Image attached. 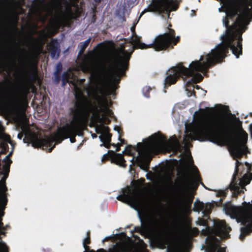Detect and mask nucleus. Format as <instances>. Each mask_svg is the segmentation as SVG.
Listing matches in <instances>:
<instances>
[{
    "instance_id": "obj_1",
    "label": "nucleus",
    "mask_w": 252,
    "mask_h": 252,
    "mask_svg": "<svg viewBox=\"0 0 252 252\" xmlns=\"http://www.w3.org/2000/svg\"><path fill=\"white\" fill-rule=\"evenodd\" d=\"M250 10L249 5H246L244 14L239 15L232 25H229V18L232 19L237 15V13L234 11L231 14H227L223 18V24L226 30L225 35L221 36L222 42L215 49H212L211 53L206 55L205 61H203L204 57L201 56L199 60L192 62L189 67H185L181 63L171 68L164 80V88H167L175 84L180 77L185 81L189 77L191 78L186 82V89L188 90L189 88H194L196 83L200 82L203 79L199 72L206 73L210 68L222 62L228 53L229 49L238 58L242 54V34L247 29L246 15Z\"/></svg>"
},
{
    "instance_id": "obj_2",
    "label": "nucleus",
    "mask_w": 252,
    "mask_h": 252,
    "mask_svg": "<svg viewBox=\"0 0 252 252\" xmlns=\"http://www.w3.org/2000/svg\"><path fill=\"white\" fill-rule=\"evenodd\" d=\"M189 140H199L203 141L208 139L210 141L218 145L222 144L230 140L229 149L236 159V166L229 189L233 191V196L237 197L244 191L241 189L236 183L237 177L239 173V167L243 166L242 163L236 158H241L245 150L248 149L246 145L248 135L245 132L231 138V130L227 123L218 117H211L203 121L199 128L193 130L192 133L186 134Z\"/></svg>"
},
{
    "instance_id": "obj_3",
    "label": "nucleus",
    "mask_w": 252,
    "mask_h": 252,
    "mask_svg": "<svg viewBox=\"0 0 252 252\" xmlns=\"http://www.w3.org/2000/svg\"><path fill=\"white\" fill-rule=\"evenodd\" d=\"M169 31L168 32H165L157 36L153 43L148 45L141 42V37L134 33L132 39L134 44L132 52L128 53L124 51L122 53L123 56L119 55L115 63L109 59L108 60L109 64L108 66L105 64L102 65L101 71L104 75L111 79V85L114 90L118 88L117 84L119 83L121 80L119 75L124 74L128 69L129 61L135 49H145L153 48L156 51L168 50L173 49L174 46L180 42V37L175 36V31L173 29H169Z\"/></svg>"
},
{
    "instance_id": "obj_4",
    "label": "nucleus",
    "mask_w": 252,
    "mask_h": 252,
    "mask_svg": "<svg viewBox=\"0 0 252 252\" xmlns=\"http://www.w3.org/2000/svg\"><path fill=\"white\" fill-rule=\"evenodd\" d=\"M75 99L73 106L69 109V115L72 118L70 124L59 127L54 137H52L59 143L69 137L71 143H74L75 136L82 134L83 127L89 116L87 105L91 103L88 98L81 93L75 94Z\"/></svg>"
},
{
    "instance_id": "obj_5",
    "label": "nucleus",
    "mask_w": 252,
    "mask_h": 252,
    "mask_svg": "<svg viewBox=\"0 0 252 252\" xmlns=\"http://www.w3.org/2000/svg\"><path fill=\"white\" fill-rule=\"evenodd\" d=\"M151 143L148 146L143 148L142 143H138L137 147L128 145L126 147L125 151L123 152L129 156H133L131 161L132 164L130 165L131 168L134 161L142 170L148 171L150 167V163L153 158L154 149L157 147L165 145L166 138L158 133H155L150 137Z\"/></svg>"
},
{
    "instance_id": "obj_6",
    "label": "nucleus",
    "mask_w": 252,
    "mask_h": 252,
    "mask_svg": "<svg viewBox=\"0 0 252 252\" xmlns=\"http://www.w3.org/2000/svg\"><path fill=\"white\" fill-rule=\"evenodd\" d=\"M91 104H88L87 105L88 110L89 111V114L93 113L92 117L96 120H99L102 122L108 121V124L111 123V121L107 117H113L114 115L113 112L108 107L107 100L104 99L102 102L99 103V106H93L92 102L89 100Z\"/></svg>"
},
{
    "instance_id": "obj_7",
    "label": "nucleus",
    "mask_w": 252,
    "mask_h": 252,
    "mask_svg": "<svg viewBox=\"0 0 252 252\" xmlns=\"http://www.w3.org/2000/svg\"><path fill=\"white\" fill-rule=\"evenodd\" d=\"M23 141L25 143H27L28 146L30 144H31L34 148L50 147L48 149V152H51L55 147V144L52 146L55 141V139H53L51 137H46L43 138H38L35 135L29 134L25 135L23 139Z\"/></svg>"
},
{
    "instance_id": "obj_8",
    "label": "nucleus",
    "mask_w": 252,
    "mask_h": 252,
    "mask_svg": "<svg viewBox=\"0 0 252 252\" xmlns=\"http://www.w3.org/2000/svg\"><path fill=\"white\" fill-rule=\"evenodd\" d=\"M171 2V0H153L148 11L159 14H167L169 16L171 11H176L178 8V5L172 4Z\"/></svg>"
},
{
    "instance_id": "obj_9",
    "label": "nucleus",
    "mask_w": 252,
    "mask_h": 252,
    "mask_svg": "<svg viewBox=\"0 0 252 252\" xmlns=\"http://www.w3.org/2000/svg\"><path fill=\"white\" fill-rule=\"evenodd\" d=\"M122 194L119 195L117 199L128 204H133L136 207L141 205V201L139 195L131 187L127 186L122 190Z\"/></svg>"
},
{
    "instance_id": "obj_10",
    "label": "nucleus",
    "mask_w": 252,
    "mask_h": 252,
    "mask_svg": "<svg viewBox=\"0 0 252 252\" xmlns=\"http://www.w3.org/2000/svg\"><path fill=\"white\" fill-rule=\"evenodd\" d=\"M109 154H104L102 158V161L104 162L110 158L112 163L123 167H126V161L125 160L123 154L116 153L114 151L109 150Z\"/></svg>"
},
{
    "instance_id": "obj_11",
    "label": "nucleus",
    "mask_w": 252,
    "mask_h": 252,
    "mask_svg": "<svg viewBox=\"0 0 252 252\" xmlns=\"http://www.w3.org/2000/svg\"><path fill=\"white\" fill-rule=\"evenodd\" d=\"M215 229L217 236H223L226 238L229 237L228 233L231 230V227L226 224L224 220L216 222L215 223Z\"/></svg>"
},
{
    "instance_id": "obj_12",
    "label": "nucleus",
    "mask_w": 252,
    "mask_h": 252,
    "mask_svg": "<svg viewBox=\"0 0 252 252\" xmlns=\"http://www.w3.org/2000/svg\"><path fill=\"white\" fill-rule=\"evenodd\" d=\"M182 185L185 189L190 190L193 189L196 190L198 187V183L195 180H191L189 174L185 172L183 177Z\"/></svg>"
},
{
    "instance_id": "obj_13",
    "label": "nucleus",
    "mask_w": 252,
    "mask_h": 252,
    "mask_svg": "<svg viewBox=\"0 0 252 252\" xmlns=\"http://www.w3.org/2000/svg\"><path fill=\"white\" fill-rule=\"evenodd\" d=\"M49 47L51 57L58 59L60 53V46L57 39H52L49 43Z\"/></svg>"
},
{
    "instance_id": "obj_14",
    "label": "nucleus",
    "mask_w": 252,
    "mask_h": 252,
    "mask_svg": "<svg viewBox=\"0 0 252 252\" xmlns=\"http://www.w3.org/2000/svg\"><path fill=\"white\" fill-rule=\"evenodd\" d=\"M104 130V133L99 136L100 141L102 142H111L112 134L110 133V128L108 126H102Z\"/></svg>"
},
{
    "instance_id": "obj_15",
    "label": "nucleus",
    "mask_w": 252,
    "mask_h": 252,
    "mask_svg": "<svg viewBox=\"0 0 252 252\" xmlns=\"http://www.w3.org/2000/svg\"><path fill=\"white\" fill-rule=\"evenodd\" d=\"M252 180V173H250L249 174L248 172L244 174L243 177L240 179L239 184L241 187H245L246 185L250 184L251 181Z\"/></svg>"
},
{
    "instance_id": "obj_16",
    "label": "nucleus",
    "mask_w": 252,
    "mask_h": 252,
    "mask_svg": "<svg viewBox=\"0 0 252 252\" xmlns=\"http://www.w3.org/2000/svg\"><path fill=\"white\" fill-rule=\"evenodd\" d=\"M91 39V37H90L85 41L79 43L78 45V47L80 49L78 53L79 56L82 55L84 53L86 49L87 48L89 44L90 43Z\"/></svg>"
},
{
    "instance_id": "obj_17",
    "label": "nucleus",
    "mask_w": 252,
    "mask_h": 252,
    "mask_svg": "<svg viewBox=\"0 0 252 252\" xmlns=\"http://www.w3.org/2000/svg\"><path fill=\"white\" fill-rule=\"evenodd\" d=\"M82 70L85 73H89L94 70L92 64L88 61L84 60L81 64Z\"/></svg>"
},
{
    "instance_id": "obj_18",
    "label": "nucleus",
    "mask_w": 252,
    "mask_h": 252,
    "mask_svg": "<svg viewBox=\"0 0 252 252\" xmlns=\"http://www.w3.org/2000/svg\"><path fill=\"white\" fill-rule=\"evenodd\" d=\"M152 228L154 232L159 235H161L163 233V228L161 227L159 221L157 220L155 221L152 226Z\"/></svg>"
},
{
    "instance_id": "obj_19",
    "label": "nucleus",
    "mask_w": 252,
    "mask_h": 252,
    "mask_svg": "<svg viewBox=\"0 0 252 252\" xmlns=\"http://www.w3.org/2000/svg\"><path fill=\"white\" fill-rule=\"evenodd\" d=\"M241 232L243 234L244 236H246L252 232V222L248 223L245 227H241Z\"/></svg>"
},
{
    "instance_id": "obj_20",
    "label": "nucleus",
    "mask_w": 252,
    "mask_h": 252,
    "mask_svg": "<svg viewBox=\"0 0 252 252\" xmlns=\"http://www.w3.org/2000/svg\"><path fill=\"white\" fill-rule=\"evenodd\" d=\"M139 218L141 222V226H137L134 227V232H141L142 230H145L147 227V223L144 224V219L141 216H139Z\"/></svg>"
},
{
    "instance_id": "obj_21",
    "label": "nucleus",
    "mask_w": 252,
    "mask_h": 252,
    "mask_svg": "<svg viewBox=\"0 0 252 252\" xmlns=\"http://www.w3.org/2000/svg\"><path fill=\"white\" fill-rule=\"evenodd\" d=\"M205 207V204L200 201H196L194 203V211L200 212L203 211Z\"/></svg>"
},
{
    "instance_id": "obj_22",
    "label": "nucleus",
    "mask_w": 252,
    "mask_h": 252,
    "mask_svg": "<svg viewBox=\"0 0 252 252\" xmlns=\"http://www.w3.org/2000/svg\"><path fill=\"white\" fill-rule=\"evenodd\" d=\"M70 78V73L68 71H64L62 74V86H64L68 82Z\"/></svg>"
},
{
    "instance_id": "obj_23",
    "label": "nucleus",
    "mask_w": 252,
    "mask_h": 252,
    "mask_svg": "<svg viewBox=\"0 0 252 252\" xmlns=\"http://www.w3.org/2000/svg\"><path fill=\"white\" fill-rule=\"evenodd\" d=\"M91 243V238H90V231H88L87 233V237L84 239L83 241V246L84 249L86 250H87L89 247L87 246L88 244H90Z\"/></svg>"
},
{
    "instance_id": "obj_24",
    "label": "nucleus",
    "mask_w": 252,
    "mask_h": 252,
    "mask_svg": "<svg viewBox=\"0 0 252 252\" xmlns=\"http://www.w3.org/2000/svg\"><path fill=\"white\" fill-rule=\"evenodd\" d=\"M152 90L150 86H145L143 88L142 92L143 95L147 98L150 97V92Z\"/></svg>"
},
{
    "instance_id": "obj_25",
    "label": "nucleus",
    "mask_w": 252,
    "mask_h": 252,
    "mask_svg": "<svg viewBox=\"0 0 252 252\" xmlns=\"http://www.w3.org/2000/svg\"><path fill=\"white\" fill-rule=\"evenodd\" d=\"M19 63L22 65V72L20 73V75H23V73H26L27 72V70L26 68V60L25 58H23L22 60H20Z\"/></svg>"
},
{
    "instance_id": "obj_26",
    "label": "nucleus",
    "mask_w": 252,
    "mask_h": 252,
    "mask_svg": "<svg viewBox=\"0 0 252 252\" xmlns=\"http://www.w3.org/2000/svg\"><path fill=\"white\" fill-rule=\"evenodd\" d=\"M1 237L0 236V240ZM0 252H8V249L6 244L2 242H0Z\"/></svg>"
},
{
    "instance_id": "obj_27",
    "label": "nucleus",
    "mask_w": 252,
    "mask_h": 252,
    "mask_svg": "<svg viewBox=\"0 0 252 252\" xmlns=\"http://www.w3.org/2000/svg\"><path fill=\"white\" fill-rule=\"evenodd\" d=\"M209 252H225V249L220 247L218 248L217 246H213L210 249Z\"/></svg>"
},
{
    "instance_id": "obj_28",
    "label": "nucleus",
    "mask_w": 252,
    "mask_h": 252,
    "mask_svg": "<svg viewBox=\"0 0 252 252\" xmlns=\"http://www.w3.org/2000/svg\"><path fill=\"white\" fill-rule=\"evenodd\" d=\"M189 232L191 235L196 236L199 234V230L197 227H193L189 228Z\"/></svg>"
},
{
    "instance_id": "obj_29",
    "label": "nucleus",
    "mask_w": 252,
    "mask_h": 252,
    "mask_svg": "<svg viewBox=\"0 0 252 252\" xmlns=\"http://www.w3.org/2000/svg\"><path fill=\"white\" fill-rule=\"evenodd\" d=\"M202 211L205 214H209L211 212V205L210 204H205L204 208Z\"/></svg>"
},
{
    "instance_id": "obj_30",
    "label": "nucleus",
    "mask_w": 252,
    "mask_h": 252,
    "mask_svg": "<svg viewBox=\"0 0 252 252\" xmlns=\"http://www.w3.org/2000/svg\"><path fill=\"white\" fill-rule=\"evenodd\" d=\"M111 252H125V250L124 248L121 246L115 245Z\"/></svg>"
},
{
    "instance_id": "obj_31",
    "label": "nucleus",
    "mask_w": 252,
    "mask_h": 252,
    "mask_svg": "<svg viewBox=\"0 0 252 252\" xmlns=\"http://www.w3.org/2000/svg\"><path fill=\"white\" fill-rule=\"evenodd\" d=\"M102 86L99 87L98 90L100 93L103 94L106 90V81L103 80L102 81Z\"/></svg>"
},
{
    "instance_id": "obj_32",
    "label": "nucleus",
    "mask_w": 252,
    "mask_h": 252,
    "mask_svg": "<svg viewBox=\"0 0 252 252\" xmlns=\"http://www.w3.org/2000/svg\"><path fill=\"white\" fill-rule=\"evenodd\" d=\"M54 82L56 84H59L61 81V73H54Z\"/></svg>"
},
{
    "instance_id": "obj_33",
    "label": "nucleus",
    "mask_w": 252,
    "mask_h": 252,
    "mask_svg": "<svg viewBox=\"0 0 252 252\" xmlns=\"http://www.w3.org/2000/svg\"><path fill=\"white\" fill-rule=\"evenodd\" d=\"M213 109L212 108H206L205 109H201L200 111L203 113L204 115H209L210 114Z\"/></svg>"
},
{
    "instance_id": "obj_34",
    "label": "nucleus",
    "mask_w": 252,
    "mask_h": 252,
    "mask_svg": "<svg viewBox=\"0 0 252 252\" xmlns=\"http://www.w3.org/2000/svg\"><path fill=\"white\" fill-rule=\"evenodd\" d=\"M63 69V65L61 63H58L56 66V71L54 72L60 73Z\"/></svg>"
},
{
    "instance_id": "obj_35",
    "label": "nucleus",
    "mask_w": 252,
    "mask_h": 252,
    "mask_svg": "<svg viewBox=\"0 0 252 252\" xmlns=\"http://www.w3.org/2000/svg\"><path fill=\"white\" fill-rule=\"evenodd\" d=\"M227 189L226 190H220L217 194L218 196L225 197L227 194Z\"/></svg>"
},
{
    "instance_id": "obj_36",
    "label": "nucleus",
    "mask_w": 252,
    "mask_h": 252,
    "mask_svg": "<svg viewBox=\"0 0 252 252\" xmlns=\"http://www.w3.org/2000/svg\"><path fill=\"white\" fill-rule=\"evenodd\" d=\"M102 126H105L104 125H99V126H98L96 128V132L97 133H102L103 134L104 133V130L103 128H102Z\"/></svg>"
},
{
    "instance_id": "obj_37",
    "label": "nucleus",
    "mask_w": 252,
    "mask_h": 252,
    "mask_svg": "<svg viewBox=\"0 0 252 252\" xmlns=\"http://www.w3.org/2000/svg\"><path fill=\"white\" fill-rule=\"evenodd\" d=\"M111 146V143L110 142H104L103 143L100 144V146H104L105 148L107 149H110Z\"/></svg>"
},
{
    "instance_id": "obj_38",
    "label": "nucleus",
    "mask_w": 252,
    "mask_h": 252,
    "mask_svg": "<svg viewBox=\"0 0 252 252\" xmlns=\"http://www.w3.org/2000/svg\"><path fill=\"white\" fill-rule=\"evenodd\" d=\"M245 165L248 167L247 172H250L252 171V166L248 162H246Z\"/></svg>"
},
{
    "instance_id": "obj_39",
    "label": "nucleus",
    "mask_w": 252,
    "mask_h": 252,
    "mask_svg": "<svg viewBox=\"0 0 252 252\" xmlns=\"http://www.w3.org/2000/svg\"><path fill=\"white\" fill-rule=\"evenodd\" d=\"M8 149V146L7 144H6L5 145H4L3 146V149H4V151H1V153H0V154H5L6 152V150Z\"/></svg>"
},
{
    "instance_id": "obj_40",
    "label": "nucleus",
    "mask_w": 252,
    "mask_h": 252,
    "mask_svg": "<svg viewBox=\"0 0 252 252\" xmlns=\"http://www.w3.org/2000/svg\"><path fill=\"white\" fill-rule=\"evenodd\" d=\"M18 99L17 97H13L11 100V103L13 105H15L17 103Z\"/></svg>"
},
{
    "instance_id": "obj_41",
    "label": "nucleus",
    "mask_w": 252,
    "mask_h": 252,
    "mask_svg": "<svg viewBox=\"0 0 252 252\" xmlns=\"http://www.w3.org/2000/svg\"><path fill=\"white\" fill-rule=\"evenodd\" d=\"M6 69H4L6 71V72L8 73H10L11 71L12 70V67L10 65H7L6 66Z\"/></svg>"
},
{
    "instance_id": "obj_42",
    "label": "nucleus",
    "mask_w": 252,
    "mask_h": 252,
    "mask_svg": "<svg viewBox=\"0 0 252 252\" xmlns=\"http://www.w3.org/2000/svg\"><path fill=\"white\" fill-rule=\"evenodd\" d=\"M90 252H106V251L103 249H98L96 252L94 251V250H90Z\"/></svg>"
},
{
    "instance_id": "obj_43",
    "label": "nucleus",
    "mask_w": 252,
    "mask_h": 252,
    "mask_svg": "<svg viewBox=\"0 0 252 252\" xmlns=\"http://www.w3.org/2000/svg\"><path fill=\"white\" fill-rule=\"evenodd\" d=\"M206 223H207V222L206 220H204L203 219H202L200 221V225H206Z\"/></svg>"
},
{
    "instance_id": "obj_44",
    "label": "nucleus",
    "mask_w": 252,
    "mask_h": 252,
    "mask_svg": "<svg viewBox=\"0 0 252 252\" xmlns=\"http://www.w3.org/2000/svg\"><path fill=\"white\" fill-rule=\"evenodd\" d=\"M121 146V145L120 143L117 144V146H116V152H119L120 151V150H121L120 147Z\"/></svg>"
},
{
    "instance_id": "obj_45",
    "label": "nucleus",
    "mask_w": 252,
    "mask_h": 252,
    "mask_svg": "<svg viewBox=\"0 0 252 252\" xmlns=\"http://www.w3.org/2000/svg\"><path fill=\"white\" fill-rule=\"evenodd\" d=\"M119 140L121 141V145L122 146L123 144H126L125 140L124 139H122L120 136L119 137Z\"/></svg>"
},
{
    "instance_id": "obj_46",
    "label": "nucleus",
    "mask_w": 252,
    "mask_h": 252,
    "mask_svg": "<svg viewBox=\"0 0 252 252\" xmlns=\"http://www.w3.org/2000/svg\"><path fill=\"white\" fill-rule=\"evenodd\" d=\"M245 237L246 236H244V235H243V234L242 233H241L240 235V239L241 240V241H243L245 238Z\"/></svg>"
},
{
    "instance_id": "obj_47",
    "label": "nucleus",
    "mask_w": 252,
    "mask_h": 252,
    "mask_svg": "<svg viewBox=\"0 0 252 252\" xmlns=\"http://www.w3.org/2000/svg\"><path fill=\"white\" fill-rule=\"evenodd\" d=\"M3 223L1 221V220H0V229L2 228V229L5 230V228L3 227Z\"/></svg>"
},
{
    "instance_id": "obj_48",
    "label": "nucleus",
    "mask_w": 252,
    "mask_h": 252,
    "mask_svg": "<svg viewBox=\"0 0 252 252\" xmlns=\"http://www.w3.org/2000/svg\"><path fill=\"white\" fill-rule=\"evenodd\" d=\"M250 129L251 135L252 138V124H250Z\"/></svg>"
},
{
    "instance_id": "obj_49",
    "label": "nucleus",
    "mask_w": 252,
    "mask_h": 252,
    "mask_svg": "<svg viewBox=\"0 0 252 252\" xmlns=\"http://www.w3.org/2000/svg\"><path fill=\"white\" fill-rule=\"evenodd\" d=\"M22 137H23V134H22V133H19V134H18V137L19 139H22Z\"/></svg>"
},
{
    "instance_id": "obj_50",
    "label": "nucleus",
    "mask_w": 252,
    "mask_h": 252,
    "mask_svg": "<svg viewBox=\"0 0 252 252\" xmlns=\"http://www.w3.org/2000/svg\"><path fill=\"white\" fill-rule=\"evenodd\" d=\"M30 39H31V40H32V42H34L35 41V39L32 36H30Z\"/></svg>"
},
{
    "instance_id": "obj_51",
    "label": "nucleus",
    "mask_w": 252,
    "mask_h": 252,
    "mask_svg": "<svg viewBox=\"0 0 252 252\" xmlns=\"http://www.w3.org/2000/svg\"><path fill=\"white\" fill-rule=\"evenodd\" d=\"M103 0H94V1L97 3H100Z\"/></svg>"
},
{
    "instance_id": "obj_52",
    "label": "nucleus",
    "mask_w": 252,
    "mask_h": 252,
    "mask_svg": "<svg viewBox=\"0 0 252 252\" xmlns=\"http://www.w3.org/2000/svg\"><path fill=\"white\" fill-rule=\"evenodd\" d=\"M30 79H32L34 78V74L33 73H31L30 75Z\"/></svg>"
},
{
    "instance_id": "obj_53",
    "label": "nucleus",
    "mask_w": 252,
    "mask_h": 252,
    "mask_svg": "<svg viewBox=\"0 0 252 252\" xmlns=\"http://www.w3.org/2000/svg\"><path fill=\"white\" fill-rule=\"evenodd\" d=\"M171 27V24H169V25H168V31L166 32H169V29H171V28H170V27Z\"/></svg>"
},
{
    "instance_id": "obj_54",
    "label": "nucleus",
    "mask_w": 252,
    "mask_h": 252,
    "mask_svg": "<svg viewBox=\"0 0 252 252\" xmlns=\"http://www.w3.org/2000/svg\"><path fill=\"white\" fill-rule=\"evenodd\" d=\"M5 232L0 231V234H1V235H5Z\"/></svg>"
},
{
    "instance_id": "obj_55",
    "label": "nucleus",
    "mask_w": 252,
    "mask_h": 252,
    "mask_svg": "<svg viewBox=\"0 0 252 252\" xmlns=\"http://www.w3.org/2000/svg\"><path fill=\"white\" fill-rule=\"evenodd\" d=\"M194 198V195H192L190 198V201L192 202Z\"/></svg>"
},
{
    "instance_id": "obj_56",
    "label": "nucleus",
    "mask_w": 252,
    "mask_h": 252,
    "mask_svg": "<svg viewBox=\"0 0 252 252\" xmlns=\"http://www.w3.org/2000/svg\"><path fill=\"white\" fill-rule=\"evenodd\" d=\"M109 239V238L108 237H106L104 240H103V241H108V240Z\"/></svg>"
},
{
    "instance_id": "obj_57",
    "label": "nucleus",
    "mask_w": 252,
    "mask_h": 252,
    "mask_svg": "<svg viewBox=\"0 0 252 252\" xmlns=\"http://www.w3.org/2000/svg\"><path fill=\"white\" fill-rule=\"evenodd\" d=\"M131 30L133 32L135 30V28L134 27H131Z\"/></svg>"
},
{
    "instance_id": "obj_58",
    "label": "nucleus",
    "mask_w": 252,
    "mask_h": 252,
    "mask_svg": "<svg viewBox=\"0 0 252 252\" xmlns=\"http://www.w3.org/2000/svg\"><path fill=\"white\" fill-rule=\"evenodd\" d=\"M237 120H238V121L240 123V125L241 126L242 125V122L240 121L239 118H237Z\"/></svg>"
},
{
    "instance_id": "obj_59",
    "label": "nucleus",
    "mask_w": 252,
    "mask_h": 252,
    "mask_svg": "<svg viewBox=\"0 0 252 252\" xmlns=\"http://www.w3.org/2000/svg\"><path fill=\"white\" fill-rule=\"evenodd\" d=\"M112 146H113L114 147H116L117 146V144H115L114 143L111 144Z\"/></svg>"
},
{
    "instance_id": "obj_60",
    "label": "nucleus",
    "mask_w": 252,
    "mask_h": 252,
    "mask_svg": "<svg viewBox=\"0 0 252 252\" xmlns=\"http://www.w3.org/2000/svg\"><path fill=\"white\" fill-rule=\"evenodd\" d=\"M93 135V137H96V135L95 134H94V135Z\"/></svg>"
},
{
    "instance_id": "obj_61",
    "label": "nucleus",
    "mask_w": 252,
    "mask_h": 252,
    "mask_svg": "<svg viewBox=\"0 0 252 252\" xmlns=\"http://www.w3.org/2000/svg\"><path fill=\"white\" fill-rule=\"evenodd\" d=\"M13 65H14V66L15 65V62H13Z\"/></svg>"
},
{
    "instance_id": "obj_62",
    "label": "nucleus",
    "mask_w": 252,
    "mask_h": 252,
    "mask_svg": "<svg viewBox=\"0 0 252 252\" xmlns=\"http://www.w3.org/2000/svg\"><path fill=\"white\" fill-rule=\"evenodd\" d=\"M242 188H243V187H241ZM244 189H246V188H245V187H244Z\"/></svg>"
},
{
    "instance_id": "obj_63",
    "label": "nucleus",
    "mask_w": 252,
    "mask_h": 252,
    "mask_svg": "<svg viewBox=\"0 0 252 252\" xmlns=\"http://www.w3.org/2000/svg\"><path fill=\"white\" fill-rule=\"evenodd\" d=\"M84 252H86V251H84Z\"/></svg>"
}]
</instances>
